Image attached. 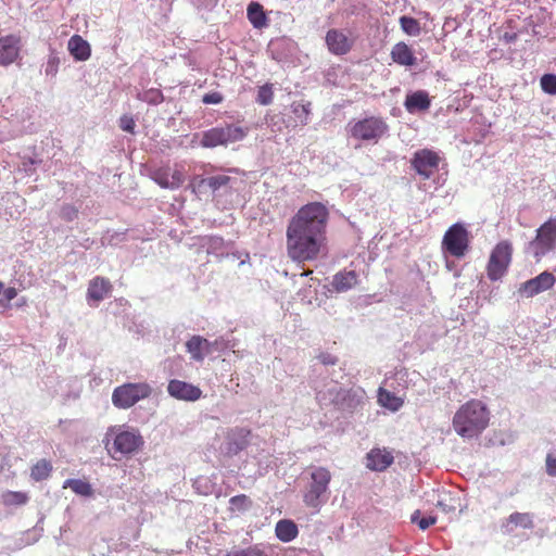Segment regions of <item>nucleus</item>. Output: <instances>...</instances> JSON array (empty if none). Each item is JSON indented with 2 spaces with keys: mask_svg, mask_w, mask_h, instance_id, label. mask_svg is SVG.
<instances>
[{
  "mask_svg": "<svg viewBox=\"0 0 556 556\" xmlns=\"http://www.w3.org/2000/svg\"><path fill=\"white\" fill-rule=\"evenodd\" d=\"M329 210L321 202L301 206L290 218L286 230L288 256L299 263L315 261L327 243Z\"/></svg>",
  "mask_w": 556,
  "mask_h": 556,
  "instance_id": "nucleus-1",
  "label": "nucleus"
},
{
  "mask_svg": "<svg viewBox=\"0 0 556 556\" xmlns=\"http://www.w3.org/2000/svg\"><path fill=\"white\" fill-rule=\"evenodd\" d=\"M490 412L480 400H470L463 404L453 417L455 432L464 439L478 437L489 425Z\"/></svg>",
  "mask_w": 556,
  "mask_h": 556,
  "instance_id": "nucleus-2",
  "label": "nucleus"
},
{
  "mask_svg": "<svg viewBox=\"0 0 556 556\" xmlns=\"http://www.w3.org/2000/svg\"><path fill=\"white\" fill-rule=\"evenodd\" d=\"M143 444L142 437L135 430L125 429L124 426L110 427L105 434V448L113 458L116 455H129Z\"/></svg>",
  "mask_w": 556,
  "mask_h": 556,
  "instance_id": "nucleus-3",
  "label": "nucleus"
},
{
  "mask_svg": "<svg viewBox=\"0 0 556 556\" xmlns=\"http://www.w3.org/2000/svg\"><path fill=\"white\" fill-rule=\"evenodd\" d=\"M555 250L556 217H549L535 230V237L525 245V253L540 262Z\"/></svg>",
  "mask_w": 556,
  "mask_h": 556,
  "instance_id": "nucleus-4",
  "label": "nucleus"
},
{
  "mask_svg": "<svg viewBox=\"0 0 556 556\" xmlns=\"http://www.w3.org/2000/svg\"><path fill=\"white\" fill-rule=\"evenodd\" d=\"M331 481V472L325 467H314L311 472V482L307 491L303 495L306 506L318 508L326 502L329 483Z\"/></svg>",
  "mask_w": 556,
  "mask_h": 556,
  "instance_id": "nucleus-5",
  "label": "nucleus"
},
{
  "mask_svg": "<svg viewBox=\"0 0 556 556\" xmlns=\"http://www.w3.org/2000/svg\"><path fill=\"white\" fill-rule=\"evenodd\" d=\"M151 393L152 389L147 382L124 383L113 390L112 403L117 408L127 409L149 397Z\"/></svg>",
  "mask_w": 556,
  "mask_h": 556,
  "instance_id": "nucleus-6",
  "label": "nucleus"
},
{
  "mask_svg": "<svg viewBox=\"0 0 556 556\" xmlns=\"http://www.w3.org/2000/svg\"><path fill=\"white\" fill-rule=\"evenodd\" d=\"M248 134L243 127L227 124L223 127H213L202 134L201 146L203 148H215L241 141Z\"/></svg>",
  "mask_w": 556,
  "mask_h": 556,
  "instance_id": "nucleus-7",
  "label": "nucleus"
},
{
  "mask_svg": "<svg viewBox=\"0 0 556 556\" xmlns=\"http://www.w3.org/2000/svg\"><path fill=\"white\" fill-rule=\"evenodd\" d=\"M442 249L456 258L466 255L469 249V231L463 224L455 223L445 231Z\"/></svg>",
  "mask_w": 556,
  "mask_h": 556,
  "instance_id": "nucleus-8",
  "label": "nucleus"
},
{
  "mask_svg": "<svg viewBox=\"0 0 556 556\" xmlns=\"http://www.w3.org/2000/svg\"><path fill=\"white\" fill-rule=\"evenodd\" d=\"M513 247L508 241H501L491 252L486 274L490 280H500L507 271L511 261Z\"/></svg>",
  "mask_w": 556,
  "mask_h": 556,
  "instance_id": "nucleus-9",
  "label": "nucleus"
},
{
  "mask_svg": "<svg viewBox=\"0 0 556 556\" xmlns=\"http://www.w3.org/2000/svg\"><path fill=\"white\" fill-rule=\"evenodd\" d=\"M440 155L430 149H421L414 153L410 161L414 170L424 179H429L439 168Z\"/></svg>",
  "mask_w": 556,
  "mask_h": 556,
  "instance_id": "nucleus-10",
  "label": "nucleus"
},
{
  "mask_svg": "<svg viewBox=\"0 0 556 556\" xmlns=\"http://www.w3.org/2000/svg\"><path fill=\"white\" fill-rule=\"evenodd\" d=\"M555 282L556 278L552 273L543 271L536 277L523 282L519 288V292L527 298H532L541 292L552 289Z\"/></svg>",
  "mask_w": 556,
  "mask_h": 556,
  "instance_id": "nucleus-11",
  "label": "nucleus"
},
{
  "mask_svg": "<svg viewBox=\"0 0 556 556\" xmlns=\"http://www.w3.org/2000/svg\"><path fill=\"white\" fill-rule=\"evenodd\" d=\"M168 394L177 400L186 402H195L202 396V390L192 383L172 379L167 384Z\"/></svg>",
  "mask_w": 556,
  "mask_h": 556,
  "instance_id": "nucleus-12",
  "label": "nucleus"
},
{
  "mask_svg": "<svg viewBox=\"0 0 556 556\" xmlns=\"http://www.w3.org/2000/svg\"><path fill=\"white\" fill-rule=\"evenodd\" d=\"M22 39L16 35H7L0 38V65L7 66L20 56Z\"/></svg>",
  "mask_w": 556,
  "mask_h": 556,
  "instance_id": "nucleus-13",
  "label": "nucleus"
},
{
  "mask_svg": "<svg viewBox=\"0 0 556 556\" xmlns=\"http://www.w3.org/2000/svg\"><path fill=\"white\" fill-rule=\"evenodd\" d=\"M151 178L160 187L165 189H177L185 180L184 174L180 170L175 169L170 173V168L168 166L154 169L151 174Z\"/></svg>",
  "mask_w": 556,
  "mask_h": 556,
  "instance_id": "nucleus-14",
  "label": "nucleus"
},
{
  "mask_svg": "<svg viewBox=\"0 0 556 556\" xmlns=\"http://www.w3.org/2000/svg\"><path fill=\"white\" fill-rule=\"evenodd\" d=\"M328 50L334 55H344L352 49L353 40L342 30L330 29L326 35Z\"/></svg>",
  "mask_w": 556,
  "mask_h": 556,
  "instance_id": "nucleus-15",
  "label": "nucleus"
},
{
  "mask_svg": "<svg viewBox=\"0 0 556 556\" xmlns=\"http://www.w3.org/2000/svg\"><path fill=\"white\" fill-rule=\"evenodd\" d=\"M113 290V286L109 278L97 276L89 281L87 289V300L88 302H93L98 304L108 298Z\"/></svg>",
  "mask_w": 556,
  "mask_h": 556,
  "instance_id": "nucleus-16",
  "label": "nucleus"
},
{
  "mask_svg": "<svg viewBox=\"0 0 556 556\" xmlns=\"http://www.w3.org/2000/svg\"><path fill=\"white\" fill-rule=\"evenodd\" d=\"M380 131V122L377 118H365L355 123L351 128V135L361 140L374 139Z\"/></svg>",
  "mask_w": 556,
  "mask_h": 556,
  "instance_id": "nucleus-17",
  "label": "nucleus"
},
{
  "mask_svg": "<svg viewBox=\"0 0 556 556\" xmlns=\"http://www.w3.org/2000/svg\"><path fill=\"white\" fill-rule=\"evenodd\" d=\"M431 105V100L426 90H417L406 94L404 108L409 114L426 112Z\"/></svg>",
  "mask_w": 556,
  "mask_h": 556,
  "instance_id": "nucleus-18",
  "label": "nucleus"
},
{
  "mask_svg": "<svg viewBox=\"0 0 556 556\" xmlns=\"http://www.w3.org/2000/svg\"><path fill=\"white\" fill-rule=\"evenodd\" d=\"M523 529H532L534 527L533 523V515L530 513H513L502 522V531L505 534H510L517 528Z\"/></svg>",
  "mask_w": 556,
  "mask_h": 556,
  "instance_id": "nucleus-19",
  "label": "nucleus"
},
{
  "mask_svg": "<svg viewBox=\"0 0 556 556\" xmlns=\"http://www.w3.org/2000/svg\"><path fill=\"white\" fill-rule=\"evenodd\" d=\"M186 348L192 359L201 362L206 354L212 352V342L201 336H192L186 342Z\"/></svg>",
  "mask_w": 556,
  "mask_h": 556,
  "instance_id": "nucleus-20",
  "label": "nucleus"
},
{
  "mask_svg": "<svg viewBox=\"0 0 556 556\" xmlns=\"http://www.w3.org/2000/svg\"><path fill=\"white\" fill-rule=\"evenodd\" d=\"M390 55L392 61L401 66H414L417 62V59L412 48L402 41L394 45L390 52Z\"/></svg>",
  "mask_w": 556,
  "mask_h": 556,
  "instance_id": "nucleus-21",
  "label": "nucleus"
},
{
  "mask_svg": "<svg viewBox=\"0 0 556 556\" xmlns=\"http://www.w3.org/2000/svg\"><path fill=\"white\" fill-rule=\"evenodd\" d=\"M67 49L76 61H87L91 55L89 42L79 35H73L70 38Z\"/></svg>",
  "mask_w": 556,
  "mask_h": 556,
  "instance_id": "nucleus-22",
  "label": "nucleus"
},
{
  "mask_svg": "<svg viewBox=\"0 0 556 556\" xmlns=\"http://www.w3.org/2000/svg\"><path fill=\"white\" fill-rule=\"evenodd\" d=\"M251 431L245 428H235L228 433V450L232 453H238L244 450L249 444V437Z\"/></svg>",
  "mask_w": 556,
  "mask_h": 556,
  "instance_id": "nucleus-23",
  "label": "nucleus"
},
{
  "mask_svg": "<svg viewBox=\"0 0 556 556\" xmlns=\"http://www.w3.org/2000/svg\"><path fill=\"white\" fill-rule=\"evenodd\" d=\"M247 16L254 28L262 29L268 25L264 8L258 2H251L247 9Z\"/></svg>",
  "mask_w": 556,
  "mask_h": 556,
  "instance_id": "nucleus-24",
  "label": "nucleus"
},
{
  "mask_svg": "<svg viewBox=\"0 0 556 556\" xmlns=\"http://www.w3.org/2000/svg\"><path fill=\"white\" fill-rule=\"evenodd\" d=\"M357 285V275L354 270H344L333 277L332 286L338 292H344Z\"/></svg>",
  "mask_w": 556,
  "mask_h": 556,
  "instance_id": "nucleus-25",
  "label": "nucleus"
},
{
  "mask_svg": "<svg viewBox=\"0 0 556 556\" xmlns=\"http://www.w3.org/2000/svg\"><path fill=\"white\" fill-rule=\"evenodd\" d=\"M275 532L280 541L290 542L296 538L299 530L292 520L283 519L277 522Z\"/></svg>",
  "mask_w": 556,
  "mask_h": 556,
  "instance_id": "nucleus-26",
  "label": "nucleus"
},
{
  "mask_svg": "<svg viewBox=\"0 0 556 556\" xmlns=\"http://www.w3.org/2000/svg\"><path fill=\"white\" fill-rule=\"evenodd\" d=\"M29 496L26 492L5 491L1 494V504L4 507L24 506L28 503Z\"/></svg>",
  "mask_w": 556,
  "mask_h": 556,
  "instance_id": "nucleus-27",
  "label": "nucleus"
},
{
  "mask_svg": "<svg viewBox=\"0 0 556 556\" xmlns=\"http://www.w3.org/2000/svg\"><path fill=\"white\" fill-rule=\"evenodd\" d=\"M52 469H53V467H52L51 462H49L45 458L39 459L30 468V478L36 482L46 480L50 477Z\"/></svg>",
  "mask_w": 556,
  "mask_h": 556,
  "instance_id": "nucleus-28",
  "label": "nucleus"
},
{
  "mask_svg": "<svg viewBox=\"0 0 556 556\" xmlns=\"http://www.w3.org/2000/svg\"><path fill=\"white\" fill-rule=\"evenodd\" d=\"M70 488L74 493L81 496H92L93 490L89 482L81 479H67L63 483V489Z\"/></svg>",
  "mask_w": 556,
  "mask_h": 556,
  "instance_id": "nucleus-29",
  "label": "nucleus"
},
{
  "mask_svg": "<svg viewBox=\"0 0 556 556\" xmlns=\"http://www.w3.org/2000/svg\"><path fill=\"white\" fill-rule=\"evenodd\" d=\"M251 506H252V501L245 494H239V495L232 496L229 500V509L231 511L242 513V511H245L249 508H251Z\"/></svg>",
  "mask_w": 556,
  "mask_h": 556,
  "instance_id": "nucleus-30",
  "label": "nucleus"
},
{
  "mask_svg": "<svg viewBox=\"0 0 556 556\" xmlns=\"http://www.w3.org/2000/svg\"><path fill=\"white\" fill-rule=\"evenodd\" d=\"M400 24L402 30L408 36H418L420 34V24L414 17L403 15L400 17Z\"/></svg>",
  "mask_w": 556,
  "mask_h": 556,
  "instance_id": "nucleus-31",
  "label": "nucleus"
},
{
  "mask_svg": "<svg viewBox=\"0 0 556 556\" xmlns=\"http://www.w3.org/2000/svg\"><path fill=\"white\" fill-rule=\"evenodd\" d=\"M410 521L417 525L420 530H427L435 523L437 518L432 515H422L420 510H415L410 516Z\"/></svg>",
  "mask_w": 556,
  "mask_h": 556,
  "instance_id": "nucleus-32",
  "label": "nucleus"
},
{
  "mask_svg": "<svg viewBox=\"0 0 556 556\" xmlns=\"http://www.w3.org/2000/svg\"><path fill=\"white\" fill-rule=\"evenodd\" d=\"M230 182V177L227 175H216L204 178L201 180V185L207 186L213 191H216Z\"/></svg>",
  "mask_w": 556,
  "mask_h": 556,
  "instance_id": "nucleus-33",
  "label": "nucleus"
},
{
  "mask_svg": "<svg viewBox=\"0 0 556 556\" xmlns=\"http://www.w3.org/2000/svg\"><path fill=\"white\" fill-rule=\"evenodd\" d=\"M366 467L370 470H382V453L379 448H372L367 454Z\"/></svg>",
  "mask_w": 556,
  "mask_h": 556,
  "instance_id": "nucleus-34",
  "label": "nucleus"
},
{
  "mask_svg": "<svg viewBox=\"0 0 556 556\" xmlns=\"http://www.w3.org/2000/svg\"><path fill=\"white\" fill-rule=\"evenodd\" d=\"M274 99V90L273 84H265L261 86L257 90L256 101L262 105H268L273 102Z\"/></svg>",
  "mask_w": 556,
  "mask_h": 556,
  "instance_id": "nucleus-35",
  "label": "nucleus"
},
{
  "mask_svg": "<svg viewBox=\"0 0 556 556\" xmlns=\"http://www.w3.org/2000/svg\"><path fill=\"white\" fill-rule=\"evenodd\" d=\"M404 404V397L394 395L384 389V409L397 412Z\"/></svg>",
  "mask_w": 556,
  "mask_h": 556,
  "instance_id": "nucleus-36",
  "label": "nucleus"
},
{
  "mask_svg": "<svg viewBox=\"0 0 556 556\" xmlns=\"http://www.w3.org/2000/svg\"><path fill=\"white\" fill-rule=\"evenodd\" d=\"M293 114L296 116L299 124L304 126L308 123L309 103H293L291 105Z\"/></svg>",
  "mask_w": 556,
  "mask_h": 556,
  "instance_id": "nucleus-37",
  "label": "nucleus"
},
{
  "mask_svg": "<svg viewBox=\"0 0 556 556\" xmlns=\"http://www.w3.org/2000/svg\"><path fill=\"white\" fill-rule=\"evenodd\" d=\"M542 90L551 96L556 94V75L555 74H544L540 80Z\"/></svg>",
  "mask_w": 556,
  "mask_h": 556,
  "instance_id": "nucleus-38",
  "label": "nucleus"
},
{
  "mask_svg": "<svg viewBox=\"0 0 556 556\" xmlns=\"http://www.w3.org/2000/svg\"><path fill=\"white\" fill-rule=\"evenodd\" d=\"M119 127L127 132L134 134L136 123L135 119L129 115H123L119 119Z\"/></svg>",
  "mask_w": 556,
  "mask_h": 556,
  "instance_id": "nucleus-39",
  "label": "nucleus"
},
{
  "mask_svg": "<svg viewBox=\"0 0 556 556\" xmlns=\"http://www.w3.org/2000/svg\"><path fill=\"white\" fill-rule=\"evenodd\" d=\"M546 472L551 477H556V452H551L546 456Z\"/></svg>",
  "mask_w": 556,
  "mask_h": 556,
  "instance_id": "nucleus-40",
  "label": "nucleus"
},
{
  "mask_svg": "<svg viewBox=\"0 0 556 556\" xmlns=\"http://www.w3.org/2000/svg\"><path fill=\"white\" fill-rule=\"evenodd\" d=\"M60 59L55 55L50 56L46 67V74L55 76L59 70Z\"/></svg>",
  "mask_w": 556,
  "mask_h": 556,
  "instance_id": "nucleus-41",
  "label": "nucleus"
},
{
  "mask_svg": "<svg viewBox=\"0 0 556 556\" xmlns=\"http://www.w3.org/2000/svg\"><path fill=\"white\" fill-rule=\"evenodd\" d=\"M224 100L222 93L214 91L210 93H205L202 98L203 103L205 104H218Z\"/></svg>",
  "mask_w": 556,
  "mask_h": 556,
  "instance_id": "nucleus-42",
  "label": "nucleus"
},
{
  "mask_svg": "<svg viewBox=\"0 0 556 556\" xmlns=\"http://www.w3.org/2000/svg\"><path fill=\"white\" fill-rule=\"evenodd\" d=\"M227 556H266L263 552L255 548H247L228 554Z\"/></svg>",
  "mask_w": 556,
  "mask_h": 556,
  "instance_id": "nucleus-43",
  "label": "nucleus"
},
{
  "mask_svg": "<svg viewBox=\"0 0 556 556\" xmlns=\"http://www.w3.org/2000/svg\"><path fill=\"white\" fill-rule=\"evenodd\" d=\"M318 359L324 365H336L338 359L330 353L323 352L318 355Z\"/></svg>",
  "mask_w": 556,
  "mask_h": 556,
  "instance_id": "nucleus-44",
  "label": "nucleus"
},
{
  "mask_svg": "<svg viewBox=\"0 0 556 556\" xmlns=\"http://www.w3.org/2000/svg\"><path fill=\"white\" fill-rule=\"evenodd\" d=\"M2 292H3V296H4V299H5L7 301H12V300H13V299H15V298H16V295H17V291H16V289H15V288H13V287H9V288H7V289H4V288H3Z\"/></svg>",
  "mask_w": 556,
  "mask_h": 556,
  "instance_id": "nucleus-45",
  "label": "nucleus"
},
{
  "mask_svg": "<svg viewBox=\"0 0 556 556\" xmlns=\"http://www.w3.org/2000/svg\"><path fill=\"white\" fill-rule=\"evenodd\" d=\"M63 213L66 214V218L68 220L73 219V216L77 215V211L73 206H65L63 207Z\"/></svg>",
  "mask_w": 556,
  "mask_h": 556,
  "instance_id": "nucleus-46",
  "label": "nucleus"
},
{
  "mask_svg": "<svg viewBox=\"0 0 556 556\" xmlns=\"http://www.w3.org/2000/svg\"><path fill=\"white\" fill-rule=\"evenodd\" d=\"M394 462V457L391 452L384 448V469L391 466Z\"/></svg>",
  "mask_w": 556,
  "mask_h": 556,
  "instance_id": "nucleus-47",
  "label": "nucleus"
},
{
  "mask_svg": "<svg viewBox=\"0 0 556 556\" xmlns=\"http://www.w3.org/2000/svg\"><path fill=\"white\" fill-rule=\"evenodd\" d=\"M377 402L382 405V387L377 389Z\"/></svg>",
  "mask_w": 556,
  "mask_h": 556,
  "instance_id": "nucleus-48",
  "label": "nucleus"
},
{
  "mask_svg": "<svg viewBox=\"0 0 556 556\" xmlns=\"http://www.w3.org/2000/svg\"><path fill=\"white\" fill-rule=\"evenodd\" d=\"M3 288H4V283L0 281V293L2 292Z\"/></svg>",
  "mask_w": 556,
  "mask_h": 556,
  "instance_id": "nucleus-49",
  "label": "nucleus"
}]
</instances>
